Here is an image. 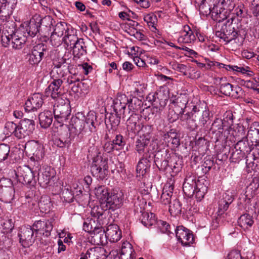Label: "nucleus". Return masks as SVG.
I'll return each instance as SVG.
<instances>
[{"mask_svg":"<svg viewBox=\"0 0 259 259\" xmlns=\"http://www.w3.org/2000/svg\"><path fill=\"white\" fill-rule=\"evenodd\" d=\"M38 206L41 211L45 213L49 212L51 206L50 198L46 195L41 196L38 202Z\"/></svg>","mask_w":259,"mask_h":259,"instance_id":"obj_38","label":"nucleus"},{"mask_svg":"<svg viewBox=\"0 0 259 259\" xmlns=\"http://www.w3.org/2000/svg\"><path fill=\"white\" fill-rule=\"evenodd\" d=\"M120 253L131 255L132 259H136V253L133 249L132 245L128 242L123 243L121 247Z\"/></svg>","mask_w":259,"mask_h":259,"instance_id":"obj_41","label":"nucleus"},{"mask_svg":"<svg viewBox=\"0 0 259 259\" xmlns=\"http://www.w3.org/2000/svg\"><path fill=\"white\" fill-rule=\"evenodd\" d=\"M25 150L29 155H32L30 158L31 160H40L45 155L42 145L34 140L28 141L25 144Z\"/></svg>","mask_w":259,"mask_h":259,"instance_id":"obj_7","label":"nucleus"},{"mask_svg":"<svg viewBox=\"0 0 259 259\" xmlns=\"http://www.w3.org/2000/svg\"><path fill=\"white\" fill-rule=\"evenodd\" d=\"M232 202V199L231 198L230 199H228V201H225V200H223L222 199L219 201V209H218V215H222L224 212L228 209L229 205Z\"/></svg>","mask_w":259,"mask_h":259,"instance_id":"obj_52","label":"nucleus"},{"mask_svg":"<svg viewBox=\"0 0 259 259\" xmlns=\"http://www.w3.org/2000/svg\"><path fill=\"white\" fill-rule=\"evenodd\" d=\"M53 29L54 30L52 32L63 36L64 34L66 33L67 30L68 28L65 22H59L55 24Z\"/></svg>","mask_w":259,"mask_h":259,"instance_id":"obj_44","label":"nucleus"},{"mask_svg":"<svg viewBox=\"0 0 259 259\" xmlns=\"http://www.w3.org/2000/svg\"><path fill=\"white\" fill-rule=\"evenodd\" d=\"M91 172L97 179L104 180L108 174V159L102 156L94 157L91 166Z\"/></svg>","mask_w":259,"mask_h":259,"instance_id":"obj_6","label":"nucleus"},{"mask_svg":"<svg viewBox=\"0 0 259 259\" xmlns=\"http://www.w3.org/2000/svg\"><path fill=\"white\" fill-rule=\"evenodd\" d=\"M64 39V37L62 36L57 35V34L52 32L50 36V42L52 46L54 47L59 46L62 42Z\"/></svg>","mask_w":259,"mask_h":259,"instance_id":"obj_53","label":"nucleus"},{"mask_svg":"<svg viewBox=\"0 0 259 259\" xmlns=\"http://www.w3.org/2000/svg\"><path fill=\"white\" fill-rule=\"evenodd\" d=\"M165 105V102H163L162 104L161 102H159V105H152V108H150L149 107L146 108V111L148 112L150 111V113H149L148 115V119L153 118L157 113L160 112L163 108L164 106Z\"/></svg>","mask_w":259,"mask_h":259,"instance_id":"obj_46","label":"nucleus"},{"mask_svg":"<svg viewBox=\"0 0 259 259\" xmlns=\"http://www.w3.org/2000/svg\"><path fill=\"white\" fill-rule=\"evenodd\" d=\"M191 112H192V116L196 119L200 126H204L210 119V111L208 109H199L194 106Z\"/></svg>","mask_w":259,"mask_h":259,"instance_id":"obj_16","label":"nucleus"},{"mask_svg":"<svg viewBox=\"0 0 259 259\" xmlns=\"http://www.w3.org/2000/svg\"><path fill=\"white\" fill-rule=\"evenodd\" d=\"M39 124L41 127L47 128L53 121V116L50 111H45L39 114Z\"/></svg>","mask_w":259,"mask_h":259,"instance_id":"obj_31","label":"nucleus"},{"mask_svg":"<svg viewBox=\"0 0 259 259\" xmlns=\"http://www.w3.org/2000/svg\"><path fill=\"white\" fill-rule=\"evenodd\" d=\"M14 188L0 189V200L5 203H11L15 197Z\"/></svg>","mask_w":259,"mask_h":259,"instance_id":"obj_33","label":"nucleus"},{"mask_svg":"<svg viewBox=\"0 0 259 259\" xmlns=\"http://www.w3.org/2000/svg\"><path fill=\"white\" fill-rule=\"evenodd\" d=\"M115 146V150H120L123 148L126 140L120 134H116L115 138L112 141Z\"/></svg>","mask_w":259,"mask_h":259,"instance_id":"obj_47","label":"nucleus"},{"mask_svg":"<svg viewBox=\"0 0 259 259\" xmlns=\"http://www.w3.org/2000/svg\"><path fill=\"white\" fill-rule=\"evenodd\" d=\"M126 103L128 104L129 113L132 112V114H137V112L141 111L143 105L142 100L135 97L130 100L127 99Z\"/></svg>","mask_w":259,"mask_h":259,"instance_id":"obj_28","label":"nucleus"},{"mask_svg":"<svg viewBox=\"0 0 259 259\" xmlns=\"http://www.w3.org/2000/svg\"><path fill=\"white\" fill-rule=\"evenodd\" d=\"M150 141L140 137L136 141L135 149L140 154H144L147 150V146Z\"/></svg>","mask_w":259,"mask_h":259,"instance_id":"obj_36","label":"nucleus"},{"mask_svg":"<svg viewBox=\"0 0 259 259\" xmlns=\"http://www.w3.org/2000/svg\"><path fill=\"white\" fill-rule=\"evenodd\" d=\"M34 232L33 226H23L20 228L18 236L20 239V243L24 247H28L34 242L35 240Z\"/></svg>","mask_w":259,"mask_h":259,"instance_id":"obj_8","label":"nucleus"},{"mask_svg":"<svg viewBox=\"0 0 259 259\" xmlns=\"http://www.w3.org/2000/svg\"><path fill=\"white\" fill-rule=\"evenodd\" d=\"M120 253L131 255L132 259H136V253L133 249L132 245L128 242L123 243L121 247Z\"/></svg>","mask_w":259,"mask_h":259,"instance_id":"obj_40","label":"nucleus"},{"mask_svg":"<svg viewBox=\"0 0 259 259\" xmlns=\"http://www.w3.org/2000/svg\"><path fill=\"white\" fill-rule=\"evenodd\" d=\"M139 122L138 115L137 114H132L126 121L127 131L134 134L139 132L140 130Z\"/></svg>","mask_w":259,"mask_h":259,"instance_id":"obj_29","label":"nucleus"},{"mask_svg":"<svg viewBox=\"0 0 259 259\" xmlns=\"http://www.w3.org/2000/svg\"><path fill=\"white\" fill-rule=\"evenodd\" d=\"M23 130L29 136L35 129V122L33 119L25 118L19 123Z\"/></svg>","mask_w":259,"mask_h":259,"instance_id":"obj_37","label":"nucleus"},{"mask_svg":"<svg viewBox=\"0 0 259 259\" xmlns=\"http://www.w3.org/2000/svg\"><path fill=\"white\" fill-rule=\"evenodd\" d=\"M121 115H117V114L112 113L110 114L108 118L106 117L105 123L108 128V132L105 136L106 139H110L109 134L111 133V130L113 132H116L118 126L119 125Z\"/></svg>","mask_w":259,"mask_h":259,"instance_id":"obj_17","label":"nucleus"},{"mask_svg":"<svg viewBox=\"0 0 259 259\" xmlns=\"http://www.w3.org/2000/svg\"><path fill=\"white\" fill-rule=\"evenodd\" d=\"M159 93L157 92L150 93L146 97V101L151 103L152 105H159V102L163 104V102H165L159 99Z\"/></svg>","mask_w":259,"mask_h":259,"instance_id":"obj_50","label":"nucleus"},{"mask_svg":"<svg viewBox=\"0 0 259 259\" xmlns=\"http://www.w3.org/2000/svg\"><path fill=\"white\" fill-rule=\"evenodd\" d=\"M39 24L40 26V34L45 37H48L51 31V27H54L56 23L55 20L50 16H46L41 18L39 15Z\"/></svg>","mask_w":259,"mask_h":259,"instance_id":"obj_14","label":"nucleus"},{"mask_svg":"<svg viewBox=\"0 0 259 259\" xmlns=\"http://www.w3.org/2000/svg\"><path fill=\"white\" fill-rule=\"evenodd\" d=\"M213 164V160H211L210 158H205L204 159V161L202 165V170L203 173H207L211 169Z\"/></svg>","mask_w":259,"mask_h":259,"instance_id":"obj_59","label":"nucleus"},{"mask_svg":"<svg viewBox=\"0 0 259 259\" xmlns=\"http://www.w3.org/2000/svg\"><path fill=\"white\" fill-rule=\"evenodd\" d=\"M174 186L173 184H166L163 189L160 197V202L164 205L169 204L173 195Z\"/></svg>","mask_w":259,"mask_h":259,"instance_id":"obj_25","label":"nucleus"},{"mask_svg":"<svg viewBox=\"0 0 259 259\" xmlns=\"http://www.w3.org/2000/svg\"><path fill=\"white\" fill-rule=\"evenodd\" d=\"M247 137L252 143L255 144L259 143V122H254L252 123L248 131Z\"/></svg>","mask_w":259,"mask_h":259,"instance_id":"obj_30","label":"nucleus"},{"mask_svg":"<svg viewBox=\"0 0 259 259\" xmlns=\"http://www.w3.org/2000/svg\"><path fill=\"white\" fill-rule=\"evenodd\" d=\"M14 188L13 182L10 179L2 178L0 180V189Z\"/></svg>","mask_w":259,"mask_h":259,"instance_id":"obj_62","label":"nucleus"},{"mask_svg":"<svg viewBox=\"0 0 259 259\" xmlns=\"http://www.w3.org/2000/svg\"><path fill=\"white\" fill-rule=\"evenodd\" d=\"M152 131L153 129L152 126L149 125L143 126L141 128V132L143 134L140 136V137H144V139H146L147 140L150 141L151 138Z\"/></svg>","mask_w":259,"mask_h":259,"instance_id":"obj_55","label":"nucleus"},{"mask_svg":"<svg viewBox=\"0 0 259 259\" xmlns=\"http://www.w3.org/2000/svg\"><path fill=\"white\" fill-rule=\"evenodd\" d=\"M71 109L69 101L63 98H59L56 101L53 107V113L55 119L60 123H63L70 116Z\"/></svg>","mask_w":259,"mask_h":259,"instance_id":"obj_5","label":"nucleus"},{"mask_svg":"<svg viewBox=\"0 0 259 259\" xmlns=\"http://www.w3.org/2000/svg\"><path fill=\"white\" fill-rule=\"evenodd\" d=\"M140 220L142 224L148 228L155 226L157 220L155 219V215L153 213L147 212H142Z\"/></svg>","mask_w":259,"mask_h":259,"instance_id":"obj_32","label":"nucleus"},{"mask_svg":"<svg viewBox=\"0 0 259 259\" xmlns=\"http://www.w3.org/2000/svg\"><path fill=\"white\" fill-rule=\"evenodd\" d=\"M32 226L35 232L46 237L50 235L51 231L53 229V225L51 222L48 220L36 221Z\"/></svg>","mask_w":259,"mask_h":259,"instance_id":"obj_18","label":"nucleus"},{"mask_svg":"<svg viewBox=\"0 0 259 259\" xmlns=\"http://www.w3.org/2000/svg\"><path fill=\"white\" fill-rule=\"evenodd\" d=\"M17 124L13 122H8L6 124V135H15V132L17 128Z\"/></svg>","mask_w":259,"mask_h":259,"instance_id":"obj_61","label":"nucleus"},{"mask_svg":"<svg viewBox=\"0 0 259 259\" xmlns=\"http://www.w3.org/2000/svg\"><path fill=\"white\" fill-rule=\"evenodd\" d=\"M181 109L178 114V118L180 119L182 121L186 122L187 128L190 130L194 131L197 128L199 125L197 121L196 118H194L192 115V112H185V109L186 108V101L183 103L182 106H180Z\"/></svg>","mask_w":259,"mask_h":259,"instance_id":"obj_10","label":"nucleus"},{"mask_svg":"<svg viewBox=\"0 0 259 259\" xmlns=\"http://www.w3.org/2000/svg\"><path fill=\"white\" fill-rule=\"evenodd\" d=\"M232 90V85L228 82L222 83L220 87V92L226 96H230Z\"/></svg>","mask_w":259,"mask_h":259,"instance_id":"obj_58","label":"nucleus"},{"mask_svg":"<svg viewBox=\"0 0 259 259\" xmlns=\"http://www.w3.org/2000/svg\"><path fill=\"white\" fill-rule=\"evenodd\" d=\"M47 52V46L43 43L35 45L31 50V53L27 55L28 62L31 65L39 63L45 57Z\"/></svg>","mask_w":259,"mask_h":259,"instance_id":"obj_9","label":"nucleus"},{"mask_svg":"<svg viewBox=\"0 0 259 259\" xmlns=\"http://www.w3.org/2000/svg\"><path fill=\"white\" fill-rule=\"evenodd\" d=\"M71 49L75 58L79 59L87 53V47L82 38H79V41Z\"/></svg>","mask_w":259,"mask_h":259,"instance_id":"obj_26","label":"nucleus"},{"mask_svg":"<svg viewBox=\"0 0 259 259\" xmlns=\"http://www.w3.org/2000/svg\"><path fill=\"white\" fill-rule=\"evenodd\" d=\"M154 226L157 227V228L162 233H166L168 235L172 234V232L171 231V228L170 225L165 221L162 220H156V223Z\"/></svg>","mask_w":259,"mask_h":259,"instance_id":"obj_42","label":"nucleus"},{"mask_svg":"<svg viewBox=\"0 0 259 259\" xmlns=\"http://www.w3.org/2000/svg\"><path fill=\"white\" fill-rule=\"evenodd\" d=\"M208 181L202 178L195 179V197L197 200L200 201L207 191Z\"/></svg>","mask_w":259,"mask_h":259,"instance_id":"obj_19","label":"nucleus"},{"mask_svg":"<svg viewBox=\"0 0 259 259\" xmlns=\"http://www.w3.org/2000/svg\"><path fill=\"white\" fill-rule=\"evenodd\" d=\"M182 35L179 37L178 41L183 43H191L195 40V36L190 26L185 25L183 27V32H181Z\"/></svg>","mask_w":259,"mask_h":259,"instance_id":"obj_27","label":"nucleus"},{"mask_svg":"<svg viewBox=\"0 0 259 259\" xmlns=\"http://www.w3.org/2000/svg\"><path fill=\"white\" fill-rule=\"evenodd\" d=\"M182 211L181 204L179 200L176 199L172 201V202L169 206V211L171 215L180 214Z\"/></svg>","mask_w":259,"mask_h":259,"instance_id":"obj_45","label":"nucleus"},{"mask_svg":"<svg viewBox=\"0 0 259 259\" xmlns=\"http://www.w3.org/2000/svg\"><path fill=\"white\" fill-rule=\"evenodd\" d=\"M5 30L2 35V43L4 47H7L11 42L12 47L15 49H21L26 41L27 38L20 32L9 33Z\"/></svg>","mask_w":259,"mask_h":259,"instance_id":"obj_4","label":"nucleus"},{"mask_svg":"<svg viewBox=\"0 0 259 259\" xmlns=\"http://www.w3.org/2000/svg\"><path fill=\"white\" fill-rule=\"evenodd\" d=\"M195 177L193 175L187 176L183 185V190L188 197H191L195 194Z\"/></svg>","mask_w":259,"mask_h":259,"instance_id":"obj_21","label":"nucleus"},{"mask_svg":"<svg viewBox=\"0 0 259 259\" xmlns=\"http://www.w3.org/2000/svg\"><path fill=\"white\" fill-rule=\"evenodd\" d=\"M40 170V164L38 163L32 169L27 165L20 166L17 168L16 175L20 182L34 186L36 183L34 175Z\"/></svg>","mask_w":259,"mask_h":259,"instance_id":"obj_3","label":"nucleus"},{"mask_svg":"<svg viewBox=\"0 0 259 259\" xmlns=\"http://www.w3.org/2000/svg\"><path fill=\"white\" fill-rule=\"evenodd\" d=\"M95 120H96V116L93 113H89L84 120V126L87 124L91 132H95L96 126L98 125L97 122L94 121Z\"/></svg>","mask_w":259,"mask_h":259,"instance_id":"obj_43","label":"nucleus"},{"mask_svg":"<svg viewBox=\"0 0 259 259\" xmlns=\"http://www.w3.org/2000/svg\"><path fill=\"white\" fill-rule=\"evenodd\" d=\"M96 226L95 220L91 219L85 221L83 225V229L88 233L92 234L95 227Z\"/></svg>","mask_w":259,"mask_h":259,"instance_id":"obj_56","label":"nucleus"},{"mask_svg":"<svg viewBox=\"0 0 259 259\" xmlns=\"http://www.w3.org/2000/svg\"><path fill=\"white\" fill-rule=\"evenodd\" d=\"M66 57V55H65L61 60L55 65L51 73L53 80L45 90L46 96H50L56 101L59 100L60 98H64L61 88L63 83L62 78L66 74L68 65L71 62L69 58H67Z\"/></svg>","mask_w":259,"mask_h":259,"instance_id":"obj_2","label":"nucleus"},{"mask_svg":"<svg viewBox=\"0 0 259 259\" xmlns=\"http://www.w3.org/2000/svg\"><path fill=\"white\" fill-rule=\"evenodd\" d=\"M14 136L18 139H22L29 136L26 131H24L20 124H17Z\"/></svg>","mask_w":259,"mask_h":259,"instance_id":"obj_60","label":"nucleus"},{"mask_svg":"<svg viewBox=\"0 0 259 259\" xmlns=\"http://www.w3.org/2000/svg\"><path fill=\"white\" fill-rule=\"evenodd\" d=\"M17 2V0H2V6L0 8V12L7 8L8 10L13 9Z\"/></svg>","mask_w":259,"mask_h":259,"instance_id":"obj_54","label":"nucleus"},{"mask_svg":"<svg viewBox=\"0 0 259 259\" xmlns=\"http://www.w3.org/2000/svg\"><path fill=\"white\" fill-rule=\"evenodd\" d=\"M170 154L167 150L163 149L157 150L154 154V162L155 164L159 163L161 161L170 158Z\"/></svg>","mask_w":259,"mask_h":259,"instance_id":"obj_39","label":"nucleus"},{"mask_svg":"<svg viewBox=\"0 0 259 259\" xmlns=\"http://www.w3.org/2000/svg\"><path fill=\"white\" fill-rule=\"evenodd\" d=\"M236 140H237L238 142L235 145V149L240 150V151L245 153H248L251 151L247 137L238 138Z\"/></svg>","mask_w":259,"mask_h":259,"instance_id":"obj_35","label":"nucleus"},{"mask_svg":"<svg viewBox=\"0 0 259 259\" xmlns=\"http://www.w3.org/2000/svg\"><path fill=\"white\" fill-rule=\"evenodd\" d=\"M79 38L75 35L67 34L64 37L63 41L67 47L71 49L79 41Z\"/></svg>","mask_w":259,"mask_h":259,"instance_id":"obj_49","label":"nucleus"},{"mask_svg":"<svg viewBox=\"0 0 259 259\" xmlns=\"http://www.w3.org/2000/svg\"><path fill=\"white\" fill-rule=\"evenodd\" d=\"M44 101L42 96L39 93L34 94L31 98L26 101L25 111L26 112H36L42 105Z\"/></svg>","mask_w":259,"mask_h":259,"instance_id":"obj_13","label":"nucleus"},{"mask_svg":"<svg viewBox=\"0 0 259 259\" xmlns=\"http://www.w3.org/2000/svg\"><path fill=\"white\" fill-rule=\"evenodd\" d=\"M149 162L146 157H143L138 162L137 166V171L140 175H144L146 173L148 164Z\"/></svg>","mask_w":259,"mask_h":259,"instance_id":"obj_48","label":"nucleus"},{"mask_svg":"<svg viewBox=\"0 0 259 259\" xmlns=\"http://www.w3.org/2000/svg\"><path fill=\"white\" fill-rule=\"evenodd\" d=\"M84 128V121L76 116H73L71 118L69 129L70 132L76 135L81 133Z\"/></svg>","mask_w":259,"mask_h":259,"instance_id":"obj_23","label":"nucleus"},{"mask_svg":"<svg viewBox=\"0 0 259 259\" xmlns=\"http://www.w3.org/2000/svg\"><path fill=\"white\" fill-rule=\"evenodd\" d=\"M39 15H34L30 20L26 28L27 34L30 36L34 37L38 33L40 34V28L39 24Z\"/></svg>","mask_w":259,"mask_h":259,"instance_id":"obj_22","label":"nucleus"},{"mask_svg":"<svg viewBox=\"0 0 259 259\" xmlns=\"http://www.w3.org/2000/svg\"><path fill=\"white\" fill-rule=\"evenodd\" d=\"M10 148L9 146L5 144H0V162L6 160L10 153Z\"/></svg>","mask_w":259,"mask_h":259,"instance_id":"obj_51","label":"nucleus"},{"mask_svg":"<svg viewBox=\"0 0 259 259\" xmlns=\"http://www.w3.org/2000/svg\"><path fill=\"white\" fill-rule=\"evenodd\" d=\"M96 197L99 200L100 206L92 211L93 216L97 218L100 225L104 224L103 219L105 218L107 210L114 211L123 205L124 196L121 192H115L105 186H100L95 189Z\"/></svg>","mask_w":259,"mask_h":259,"instance_id":"obj_1","label":"nucleus"},{"mask_svg":"<svg viewBox=\"0 0 259 259\" xmlns=\"http://www.w3.org/2000/svg\"><path fill=\"white\" fill-rule=\"evenodd\" d=\"M105 231L103 230L102 227L101 226H97V225L95 227L94 229L91 234H94V236L93 237H95L96 238H101V236L105 235Z\"/></svg>","mask_w":259,"mask_h":259,"instance_id":"obj_64","label":"nucleus"},{"mask_svg":"<svg viewBox=\"0 0 259 259\" xmlns=\"http://www.w3.org/2000/svg\"><path fill=\"white\" fill-rule=\"evenodd\" d=\"M210 131L214 135V139L216 142L224 141L225 136L223 135L224 122L221 118H216L211 124Z\"/></svg>","mask_w":259,"mask_h":259,"instance_id":"obj_15","label":"nucleus"},{"mask_svg":"<svg viewBox=\"0 0 259 259\" xmlns=\"http://www.w3.org/2000/svg\"><path fill=\"white\" fill-rule=\"evenodd\" d=\"M40 172L41 170L36 172L37 180L40 186L43 188L52 186L56 179L54 170L50 167H47L42 172Z\"/></svg>","mask_w":259,"mask_h":259,"instance_id":"obj_11","label":"nucleus"},{"mask_svg":"<svg viewBox=\"0 0 259 259\" xmlns=\"http://www.w3.org/2000/svg\"><path fill=\"white\" fill-rule=\"evenodd\" d=\"M243 91L242 88L238 85L233 86L230 93V96L234 98H238L242 95Z\"/></svg>","mask_w":259,"mask_h":259,"instance_id":"obj_63","label":"nucleus"},{"mask_svg":"<svg viewBox=\"0 0 259 259\" xmlns=\"http://www.w3.org/2000/svg\"><path fill=\"white\" fill-rule=\"evenodd\" d=\"M239 226L243 229L250 227L254 223L252 217L246 213L240 216L238 221Z\"/></svg>","mask_w":259,"mask_h":259,"instance_id":"obj_34","label":"nucleus"},{"mask_svg":"<svg viewBox=\"0 0 259 259\" xmlns=\"http://www.w3.org/2000/svg\"><path fill=\"white\" fill-rule=\"evenodd\" d=\"M175 231L178 240L184 246H188L192 244L194 241V237L191 232L183 226H179L176 229L175 226L172 227Z\"/></svg>","mask_w":259,"mask_h":259,"instance_id":"obj_12","label":"nucleus"},{"mask_svg":"<svg viewBox=\"0 0 259 259\" xmlns=\"http://www.w3.org/2000/svg\"><path fill=\"white\" fill-rule=\"evenodd\" d=\"M126 101H127V99L125 95H123L119 96L114 103V113L125 116V110L127 104Z\"/></svg>","mask_w":259,"mask_h":259,"instance_id":"obj_24","label":"nucleus"},{"mask_svg":"<svg viewBox=\"0 0 259 259\" xmlns=\"http://www.w3.org/2000/svg\"><path fill=\"white\" fill-rule=\"evenodd\" d=\"M4 233H10L14 228V223L12 220L8 219L4 220L2 223Z\"/></svg>","mask_w":259,"mask_h":259,"instance_id":"obj_57","label":"nucleus"},{"mask_svg":"<svg viewBox=\"0 0 259 259\" xmlns=\"http://www.w3.org/2000/svg\"><path fill=\"white\" fill-rule=\"evenodd\" d=\"M105 237L111 242H116L121 237V232L116 224H110L105 231Z\"/></svg>","mask_w":259,"mask_h":259,"instance_id":"obj_20","label":"nucleus"}]
</instances>
